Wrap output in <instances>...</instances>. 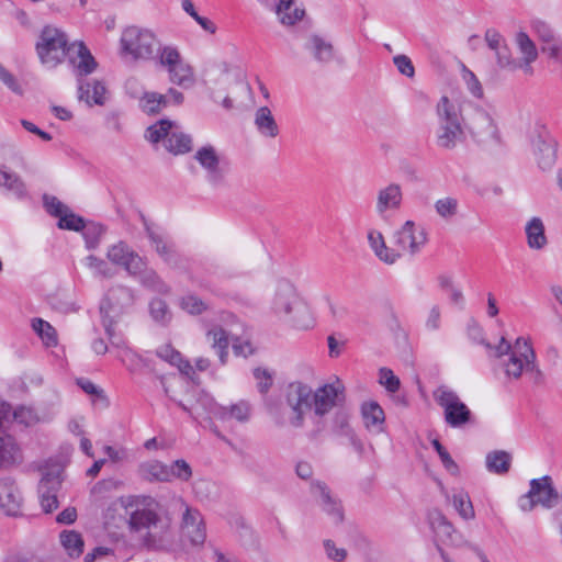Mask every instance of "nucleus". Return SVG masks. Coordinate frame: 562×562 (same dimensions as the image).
<instances>
[{"label":"nucleus","mask_w":562,"mask_h":562,"mask_svg":"<svg viewBox=\"0 0 562 562\" xmlns=\"http://www.w3.org/2000/svg\"><path fill=\"white\" fill-rule=\"evenodd\" d=\"M535 133L536 136L532 139V146L538 159V165L542 170L551 169L557 160L558 144L544 125H537Z\"/></svg>","instance_id":"obj_16"},{"label":"nucleus","mask_w":562,"mask_h":562,"mask_svg":"<svg viewBox=\"0 0 562 562\" xmlns=\"http://www.w3.org/2000/svg\"><path fill=\"white\" fill-rule=\"evenodd\" d=\"M130 276L135 277L139 282L151 291L158 293H168L169 286L161 280L157 272L147 266L145 258L143 259V266L137 272L131 273Z\"/></svg>","instance_id":"obj_31"},{"label":"nucleus","mask_w":562,"mask_h":562,"mask_svg":"<svg viewBox=\"0 0 562 562\" xmlns=\"http://www.w3.org/2000/svg\"><path fill=\"white\" fill-rule=\"evenodd\" d=\"M86 263L90 269H93L98 276H102L104 278L114 277V271L101 258L90 255L86 258Z\"/></svg>","instance_id":"obj_55"},{"label":"nucleus","mask_w":562,"mask_h":562,"mask_svg":"<svg viewBox=\"0 0 562 562\" xmlns=\"http://www.w3.org/2000/svg\"><path fill=\"white\" fill-rule=\"evenodd\" d=\"M145 233L155 248L158 256L166 262L176 261L177 251L172 243L168 241L162 234L158 233L154 225L142 215Z\"/></svg>","instance_id":"obj_23"},{"label":"nucleus","mask_w":562,"mask_h":562,"mask_svg":"<svg viewBox=\"0 0 562 562\" xmlns=\"http://www.w3.org/2000/svg\"><path fill=\"white\" fill-rule=\"evenodd\" d=\"M157 356L169 362L170 364H175L176 362L180 361V352L176 350L171 345H164L159 347L156 351Z\"/></svg>","instance_id":"obj_64"},{"label":"nucleus","mask_w":562,"mask_h":562,"mask_svg":"<svg viewBox=\"0 0 562 562\" xmlns=\"http://www.w3.org/2000/svg\"><path fill=\"white\" fill-rule=\"evenodd\" d=\"M313 389L301 381L289 383L283 392L282 398L289 416H285L282 404H268V413L276 425L283 427L290 425L294 428H302L305 422V414L312 409Z\"/></svg>","instance_id":"obj_3"},{"label":"nucleus","mask_w":562,"mask_h":562,"mask_svg":"<svg viewBox=\"0 0 562 562\" xmlns=\"http://www.w3.org/2000/svg\"><path fill=\"white\" fill-rule=\"evenodd\" d=\"M0 187L11 191L18 198H23L26 194V188L21 177L5 167H0Z\"/></svg>","instance_id":"obj_39"},{"label":"nucleus","mask_w":562,"mask_h":562,"mask_svg":"<svg viewBox=\"0 0 562 562\" xmlns=\"http://www.w3.org/2000/svg\"><path fill=\"white\" fill-rule=\"evenodd\" d=\"M156 57L158 65L167 70L171 83L184 89L195 83L193 68L183 60L177 47L170 45L159 47Z\"/></svg>","instance_id":"obj_9"},{"label":"nucleus","mask_w":562,"mask_h":562,"mask_svg":"<svg viewBox=\"0 0 562 562\" xmlns=\"http://www.w3.org/2000/svg\"><path fill=\"white\" fill-rule=\"evenodd\" d=\"M212 413L214 417L223 422L235 419L239 423H247L251 416V406L247 401L241 400L228 406L215 405Z\"/></svg>","instance_id":"obj_26"},{"label":"nucleus","mask_w":562,"mask_h":562,"mask_svg":"<svg viewBox=\"0 0 562 562\" xmlns=\"http://www.w3.org/2000/svg\"><path fill=\"white\" fill-rule=\"evenodd\" d=\"M425 326L428 330L435 331L438 330L441 326V308L439 305L435 304L428 312V315L425 321Z\"/></svg>","instance_id":"obj_62"},{"label":"nucleus","mask_w":562,"mask_h":562,"mask_svg":"<svg viewBox=\"0 0 562 562\" xmlns=\"http://www.w3.org/2000/svg\"><path fill=\"white\" fill-rule=\"evenodd\" d=\"M361 415L368 430L380 434L383 431L385 415L382 407L374 401L361 405Z\"/></svg>","instance_id":"obj_30"},{"label":"nucleus","mask_w":562,"mask_h":562,"mask_svg":"<svg viewBox=\"0 0 562 562\" xmlns=\"http://www.w3.org/2000/svg\"><path fill=\"white\" fill-rule=\"evenodd\" d=\"M207 340L211 342L212 348L216 350L222 364L226 363L228 356V336L222 327H214L206 334Z\"/></svg>","instance_id":"obj_38"},{"label":"nucleus","mask_w":562,"mask_h":562,"mask_svg":"<svg viewBox=\"0 0 562 562\" xmlns=\"http://www.w3.org/2000/svg\"><path fill=\"white\" fill-rule=\"evenodd\" d=\"M524 341L525 340L522 338H517L514 348H512L510 344L504 337L501 338V341L496 347H493L490 342L484 340L482 344L488 350H493L496 358L509 356L508 360L503 362L505 373L509 378L518 379L522 371H526V362L522 356Z\"/></svg>","instance_id":"obj_12"},{"label":"nucleus","mask_w":562,"mask_h":562,"mask_svg":"<svg viewBox=\"0 0 562 562\" xmlns=\"http://www.w3.org/2000/svg\"><path fill=\"white\" fill-rule=\"evenodd\" d=\"M345 402V387L337 380L334 383H326L313 391L312 409L315 416L323 417L333 408Z\"/></svg>","instance_id":"obj_13"},{"label":"nucleus","mask_w":562,"mask_h":562,"mask_svg":"<svg viewBox=\"0 0 562 562\" xmlns=\"http://www.w3.org/2000/svg\"><path fill=\"white\" fill-rule=\"evenodd\" d=\"M145 138L150 143L165 140L168 151L179 155L189 153L192 149V138L184 134L180 126L171 120L162 119L147 127Z\"/></svg>","instance_id":"obj_6"},{"label":"nucleus","mask_w":562,"mask_h":562,"mask_svg":"<svg viewBox=\"0 0 562 562\" xmlns=\"http://www.w3.org/2000/svg\"><path fill=\"white\" fill-rule=\"evenodd\" d=\"M134 292L131 288L116 284L111 286L100 305L102 324L109 337L114 335V325L117 319L133 306Z\"/></svg>","instance_id":"obj_5"},{"label":"nucleus","mask_w":562,"mask_h":562,"mask_svg":"<svg viewBox=\"0 0 562 562\" xmlns=\"http://www.w3.org/2000/svg\"><path fill=\"white\" fill-rule=\"evenodd\" d=\"M44 206L52 216L58 217L63 212L68 211V206L61 203L56 196L44 194Z\"/></svg>","instance_id":"obj_58"},{"label":"nucleus","mask_w":562,"mask_h":562,"mask_svg":"<svg viewBox=\"0 0 562 562\" xmlns=\"http://www.w3.org/2000/svg\"><path fill=\"white\" fill-rule=\"evenodd\" d=\"M528 246L532 249H541L547 244L544 226L539 217H532L526 225Z\"/></svg>","instance_id":"obj_37"},{"label":"nucleus","mask_w":562,"mask_h":562,"mask_svg":"<svg viewBox=\"0 0 562 562\" xmlns=\"http://www.w3.org/2000/svg\"><path fill=\"white\" fill-rule=\"evenodd\" d=\"M495 55L497 65L503 69L516 70L521 66L518 60L512 58L510 50L505 44L495 52Z\"/></svg>","instance_id":"obj_54"},{"label":"nucleus","mask_w":562,"mask_h":562,"mask_svg":"<svg viewBox=\"0 0 562 562\" xmlns=\"http://www.w3.org/2000/svg\"><path fill=\"white\" fill-rule=\"evenodd\" d=\"M305 48L321 65L329 64L335 57V49L333 44L319 35H312L305 44Z\"/></svg>","instance_id":"obj_29"},{"label":"nucleus","mask_w":562,"mask_h":562,"mask_svg":"<svg viewBox=\"0 0 562 562\" xmlns=\"http://www.w3.org/2000/svg\"><path fill=\"white\" fill-rule=\"evenodd\" d=\"M299 301L295 288L291 282L286 280L278 282L273 297V310L276 313L292 314V310Z\"/></svg>","instance_id":"obj_24"},{"label":"nucleus","mask_w":562,"mask_h":562,"mask_svg":"<svg viewBox=\"0 0 562 562\" xmlns=\"http://www.w3.org/2000/svg\"><path fill=\"white\" fill-rule=\"evenodd\" d=\"M59 221L57 223L58 228L81 232L86 228V223L83 217L72 213L69 209L66 212H63L58 216Z\"/></svg>","instance_id":"obj_47"},{"label":"nucleus","mask_w":562,"mask_h":562,"mask_svg":"<svg viewBox=\"0 0 562 562\" xmlns=\"http://www.w3.org/2000/svg\"><path fill=\"white\" fill-rule=\"evenodd\" d=\"M160 47L155 33L148 29L130 25L120 38V55L136 60H149Z\"/></svg>","instance_id":"obj_4"},{"label":"nucleus","mask_w":562,"mask_h":562,"mask_svg":"<svg viewBox=\"0 0 562 562\" xmlns=\"http://www.w3.org/2000/svg\"><path fill=\"white\" fill-rule=\"evenodd\" d=\"M434 398L443 408L445 420L449 426L458 428L471 420V411L460 401L456 392L446 386H439L434 392Z\"/></svg>","instance_id":"obj_11"},{"label":"nucleus","mask_w":562,"mask_h":562,"mask_svg":"<svg viewBox=\"0 0 562 562\" xmlns=\"http://www.w3.org/2000/svg\"><path fill=\"white\" fill-rule=\"evenodd\" d=\"M403 202V191L398 183H390L380 189L376 195V212L383 216L386 211H396Z\"/></svg>","instance_id":"obj_25"},{"label":"nucleus","mask_w":562,"mask_h":562,"mask_svg":"<svg viewBox=\"0 0 562 562\" xmlns=\"http://www.w3.org/2000/svg\"><path fill=\"white\" fill-rule=\"evenodd\" d=\"M463 78L471 94L479 99L483 98V87L474 72L464 69Z\"/></svg>","instance_id":"obj_60"},{"label":"nucleus","mask_w":562,"mask_h":562,"mask_svg":"<svg viewBox=\"0 0 562 562\" xmlns=\"http://www.w3.org/2000/svg\"><path fill=\"white\" fill-rule=\"evenodd\" d=\"M254 376L257 380V386L260 393L266 394L272 386V375L268 370L256 368L254 370Z\"/></svg>","instance_id":"obj_59"},{"label":"nucleus","mask_w":562,"mask_h":562,"mask_svg":"<svg viewBox=\"0 0 562 562\" xmlns=\"http://www.w3.org/2000/svg\"><path fill=\"white\" fill-rule=\"evenodd\" d=\"M8 422H10V405L0 398V468L10 467L22 460L21 450L14 438L2 429Z\"/></svg>","instance_id":"obj_15"},{"label":"nucleus","mask_w":562,"mask_h":562,"mask_svg":"<svg viewBox=\"0 0 562 562\" xmlns=\"http://www.w3.org/2000/svg\"><path fill=\"white\" fill-rule=\"evenodd\" d=\"M333 430L338 436L346 437L347 435H351L353 429L349 424V415L346 411L339 409L335 413L333 418Z\"/></svg>","instance_id":"obj_51"},{"label":"nucleus","mask_w":562,"mask_h":562,"mask_svg":"<svg viewBox=\"0 0 562 562\" xmlns=\"http://www.w3.org/2000/svg\"><path fill=\"white\" fill-rule=\"evenodd\" d=\"M324 548L327 557L336 562H342L347 557V551L344 548H337L333 540H325Z\"/></svg>","instance_id":"obj_63"},{"label":"nucleus","mask_w":562,"mask_h":562,"mask_svg":"<svg viewBox=\"0 0 562 562\" xmlns=\"http://www.w3.org/2000/svg\"><path fill=\"white\" fill-rule=\"evenodd\" d=\"M452 504L460 517L470 520L475 517L474 508L468 493L460 492L452 496Z\"/></svg>","instance_id":"obj_45"},{"label":"nucleus","mask_w":562,"mask_h":562,"mask_svg":"<svg viewBox=\"0 0 562 562\" xmlns=\"http://www.w3.org/2000/svg\"><path fill=\"white\" fill-rule=\"evenodd\" d=\"M436 144L445 150L454 149L463 143L467 135L477 144L488 140L501 143L499 131L487 111L477 105L461 110L447 95L436 104Z\"/></svg>","instance_id":"obj_1"},{"label":"nucleus","mask_w":562,"mask_h":562,"mask_svg":"<svg viewBox=\"0 0 562 562\" xmlns=\"http://www.w3.org/2000/svg\"><path fill=\"white\" fill-rule=\"evenodd\" d=\"M167 470L168 482H171L173 479L188 482L192 476V469L190 464L182 459L176 460L171 464H167Z\"/></svg>","instance_id":"obj_46"},{"label":"nucleus","mask_w":562,"mask_h":562,"mask_svg":"<svg viewBox=\"0 0 562 562\" xmlns=\"http://www.w3.org/2000/svg\"><path fill=\"white\" fill-rule=\"evenodd\" d=\"M72 49V44L68 45L67 35L59 29L45 26L36 43V52L44 65L55 67L64 60Z\"/></svg>","instance_id":"obj_7"},{"label":"nucleus","mask_w":562,"mask_h":562,"mask_svg":"<svg viewBox=\"0 0 562 562\" xmlns=\"http://www.w3.org/2000/svg\"><path fill=\"white\" fill-rule=\"evenodd\" d=\"M32 328L47 346L57 345L56 330L48 322L42 318H34L32 321Z\"/></svg>","instance_id":"obj_44"},{"label":"nucleus","mask_w":562,"mask_h":562,"mask_svg":"<svg viewBox=\"0 0 562 562\" xmlns=\"http://www.w3.org/2000/svg\"><path fill=\"white\" fill-rule=\"evenodd\" d=\"M431 445L435 448V450L437 451L445 469L452 475H458L459 474L458 464L451 458L450 453L446 450V448L440 443V441L438 439H434L431 441Z\"/></svg>","instance_id":"obj_52"},{"label":"nucleus","mask_w":562,"mask_h":562,"mask_svg":"<svg viewBox=\"0 0 562 562\" xmlns=\"http://www.w3.org/2000/svg\"><path fill=\"white\" fill-rule=\"evenodd\" d=\"M71 52L76 53L79 59L75 67L80 78L92 74L97 69L98 64L94 57L82 42L74 43Z\"/></svg>","instance_id":"obj_34"},{"label":"nucleus","mask_w":562,"mask_h":562,"mask_svg":"<svg viewBox=\"0 0 562 562\" xmlns=\"http://www.w3.org/2000/svg\"><path fill=\"white\" fill-rule=\"evenodd\" d=\"M0 80L15 94L22 95L23 89L16 78L0 64Z\"/></svg>","instance_id":"obj_61"},{"label":"nucleus","mask_w":562,"mask_h":562,"mask_svg":"<svg viewBox=\"0 0 562 562\" xmlns=\"http://www.w3.org/2000/svg\"><path fill=\"white\" fill-rule=\"evenodd\" d=\"M60 542L71 558H79L83 552V539L75 530H64L60 533Z\"/></svg>","instance_id":"obj_41"},{"label":"nucleus","mask_w":562,"mask_h":562,"mask_svg":"<svg viewBox=\"0 0 562 562\" xmlns=\"http://www.w3.org/2000/svg\"><path fill=\"white\" fill-rule=\"evenodd\" d=\"M289 316H291L289 321L297 329H308L314 325L310 307L301 300L296 302L292 310V314Z\"/></svg>","instance_id":"obj_40"},{"label":"nucleus","mask_w":562,"mask_h":562,"mask_svg":"<svg viewBox=\"0 0 562 562\" xmlns=\"http://www.w3.org/2000/svg\"><path fill=\"white\" fill-rule=\"evenodd\" d=\"M149 314L153 321L161 326H167L172 318L168 304L161 299H153L150 301Z\"/></svg>","instance_id":"obj_42"},{"label":"nucleus","mask_w":562,"mask_h":562,"mask_svg":"<svg viewBox=\"0 0 562 562\" xmlns=\"http://www.w3.org/2000/svg\"><path fill=\"white\" fill-rule=\"evenodd\" d=\"M194 159L206 172V179L213 187H220L225 181V170L221 166V158L212 145L199 148Z\"/></svg>","instance_id":"obj_17"},{"label":"nucleus","mask_w":562,"mask_h":562,"mask_svg":"<svg viewBox=\"0 0 562 562\" xmlns=\"http://www.w3.org/2000/svg\"><path fill=\"white\" fill-rule=\"evenodd\" d=\"M181 507H184L182 516L183 536L187 537L192 544H202L205 541L206 532L200 513L192 510L183 503H181Z\"/></svg>","instance_id":"obj_21"},{"label":"nucleus","mask_w":562,"mask_h":562,"mask_svg":"<svg viewBox=\"0 0 562 562\" xmlns=\"http://www.w3.org/2000/svg\"><path fill=\"white\" fill-rule=\"evenodd\" d=\"M108 259L122 267L128 274L135 273L143 266V257L134 251L125 241L112 245L106 252Z\"/></svg>","instance_id":"obj_18"},{"label":"nucleus","mask_w":562,"mask_h":562,"mask_svg":"<svg viewBox=\"0 0 562 562\" xmlns=\"http://www.w3.org/2000/svg\"><path fill=\"white\" fill-rule=\"evenodd\" d=\"M255 126L257 131L268 138H276L279 135V126L268 106H260L255 113Z\"/></svg>","instance_id":"obj_32"},{"label":"nucleus","mask_w":562,"mask_h":562,"mask_svg":"<svg viewBox=\"0 0 562 562\" xmlns=\"http://www.w3.org/2000/svg\"><path fill=\"white\" fill-rule=\"evenodd\" d=\"M427 520L434 532V544L441 557V551L449 555L443 546L460 549L467 543L464 536L453 526L446 515L438 508H432L427 513Z\"/></svg>","instance_id":"obj_8"},{"label":"nucleus","mask_w":562,"mask_h":562,"mask_svg":"<svg viewBox=\"0 0 562 562\" xmlns=\"http://www.w3.org/2000/svg\"><path fill=\"white\" fill-rule=\"evenodd\" d=\"M516 43L520 53L524 55L522 58H527V61H535L537 59L538 52L536 45L527 33L519 32L516 36Z\"/></svg>","instance_id":"obj_49"},{"label":"nucleus","mask_w":562,"mask_h":562,"mask_svg":"<svg viewBox=\"0 0 562 562\" xmlns=\"http://www.w3.org/2000/svg\"><path fill=\"white\" fill-rule=\"evenodd\" d=\"M61 486L60 471L46 472L38 484L41 506L45 513H52L58 507L57 493Z\"/></svg>","instance_id":"obj_19"},{"label":"nucleus","mask_w":562,"mask_h":562,"mask_svg":"<svg viewBox=\"0 0 562 562\" xmlns=\"http://www.w3.org/2000/svg\"><path fill=\"white\" fill-rule=\"evenodd\" d=\"M105 86L102 81L94 80L89 82L82 78H78V99L86 101L88 105H103L105 102Z\"/></svg>","instance_id":"obj_27"},{"label":"nucleus","mask_w":562,"mask_h":562,"mask_svg":"<svg viewBox=\"0 0 562 562\" xmlns=\"http://www.w3.org/2000/svg\"><path fill=\"white\" fill-rule=\"evenodd\" d=\"M380 374V383L385 386V389L391 392L395 393L398 391L401 386L400 379L394 375L393 371L387 368H381L379 371Z\"/></svg>","instance_id":"obj_57"},{"label":"nucleus","mask_w":562,"mask_h":562,"mask_svg":"<svg viewBox=\"0 0 562 562\" xmlns=\"http://www.w3.org/2000/svg\"><path fill=\"white\" fill-rule=\"evenodd\" d=\"M525 362H526V372L531 374V378L536 384H541L544 380L542 371L536 363V353L533 348L527 341H524V352H522Z\"/></svg>","instance_id":"obj_43"},{"label":"nucleus","mask_w":562,"mask_h":562,"mask_svg":"<svg viewBox=\"0 0 562 562\" xmlns=\"http://www.w3.org/2000/svg\"><path fill=\"white\" fill-rule=\"evenodd\" d=\"M182 310L187 311L192 315L201 314L206 310V304L195 295L183 296L180 303Z\"/></svg>","instance_id":"obj_56"},{"label":"nucleus","mask_w":562,"mask_h":562,"mask_svg":"<svg viewBox=\"0 0 562 562\" xmlns=\"http://www.w3.org/2000/svg\"><path fill=\"white\" fill-rule=\"evenodd\" d=\"M269 9L273 10L281 24L291 26L301 21L304 15V9L294 5V0H277Z\"/></svg>","instance_id":"obj_28"},{"label":"nucleus","mask_w":562,"mask_h":562,"mask_svg":"<svg viewBox=\"0 0 562 562\" xmlns=\"http://www.w3.org/2000/svg\"><path fill=\"white\" fill-rule=\"evenodd\" d=\"M22 496L13 479L0 477V508L9 516H18L21 510Z\"/></svg>","instance_id":"obj_20"},{"label":"nucleus","mask_w":562,"mask_h":562,"mask_svg":"<svg viewBox=\"0 0 562 562\" xmlns=\"http://www.w3.org/2000/svg\"><path fill=\"white\" fill-rule=\"evenodd\" d=\"M537 505L547 509L558 506V491L549 475L532 479L528 493L520 496L518 501V506L522 512H531Z\"/></svg>","instance_id":"obj_10"},{"label":"nucleus","mask_w":562,"mask_h":562,"mask_svg":"<svg viewBox=\"0 0 562 562\" xmlns=\"http://www.w3.org/2000/svg\"><path fill=\"white\" fill-rule=\"evenodd\" d=\"M427 243V234L423 227H417L415 222L406 221L400 229L394 233V245L401 252L412 256L420 251Z\"/></svg>","instance_id":"obj_14"},{"label":"nucleus","mask_w":562,"mask_h":562,"mask_svg":"<svg viewBox=\"0 0 562 562\" xmlns=\"http://www.w3.org/2000/svg\"><path fill=\"white\" fill-rule=\"evenodd\" d=\"M435 209L442 218H450L458 212V200L450 196L439 199L435 203Z\"/></svg>","instance_id":"obj_53"},{"label":"nucleus","mask_w":562,"mask_h":562,"mask_svg":"<svg viewBox=\"0 0 562 562\" xmlns=\"http://www.w3.org/2000/svg\"><path fill=\"white\" fill-rule=\"evenodd\" d=\"M125 508L128 510V526L139 533L142 547L149 551H167L175 543L176 532L172 518L151 496H136Z\"/></svg>","instance_id":"obj_2"},{"label":"nucleus","mask_w":562,"mask_h":562,"mask_svg":"<svg viewBox=\"0 0 562 562\" xmlns=\"http://www.w3.org/2000/svg\"><path fill=\"white\" fill-rule=\"evenodd\" d=\"M83 238L88 249H95L99 246L100 238L104 234L105 228L99 223L86 224V228L82 229Z\"/></svg>","instance_id":"obj_48"},{"label":"nucleus","mask_w":562,"mask_h":562,"mask_svg":"<svg viewBox=\"0 0 562 562\" xmlns=\"http://www.w3.org/2000/svg\"><path fill=\"white\" fill-rule=\"evenodd\" d=\"M21 425L26 427L32 426L38 422V416L32 407L27 406H19L12 413L10 412V417Z\"/></svg>","instance_id":"obj_50"},{"label":"nucleus","mask_w":562,"mask_h":562,"mask_svg":"<svg viewBox=\"0 0 562 562\" xmlns=\"http://www.w3.org/2000/svg\"><path fill=\"white\" fill-rule=\"evenodd\" d=\"M138 100L139 109L148 115L158 114L168 104L167 95L158 92L144 91Z\"/></svg>","instance_id":"obj_36"},{"label":"nucleus","mask_w":562,"mask_h":562,"mask_svg":"<svg viewBox=\"0 0 562 562\" xmlns=\"http://www.w3.org/2000/svg\"><path fill=\"white\" fill-rule=\"evenodd\" d=\"M311 494L317 498L319 506L323 510L333 518L336 524L344 519L342 509L339 503L331 497L327 485L321 481L311 483Z\"/></svg>","instance_id":"obj_22"},{"label":"nucleus","mask_w":562,"mask_h":562,"mask_svg":"<svg viewBox=\"0 0 562 562\" xmlns=\"http://www.w3.org/2000/svg\"><path fill=\"white\" fill-rule=\"evenodd\" d=\"M137 472L139 477L146 482H168L167 464L157 460L140 463Z\"/></svg>","instance_id":"obj_33"},{"label":"nucleus","mask_w":562,"mask_h":562,"mask_svg":"<svg viewBox=\"0 0 562 562\" xmlns=\"http://www.w3.org/2000/svg\"><path fill=\"white\" fill-rule=\"evenodd\" d=\"M485 465L488 472L503 475L512 465V454L504 450H494L486 454Z\"/></svg>","instance_id":"obj_35"}]
</instances>
